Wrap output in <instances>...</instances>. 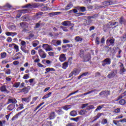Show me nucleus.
Here are the masks:
<instances>
[{"label":"nucleus","instance_id":"f257e3e1","mask_svg":"<svg viewBox=\"0 0 126 126\" xmlns=\"http://www.w3.org/2000/svg\"><path fill=\"white\" fill-rule=\"evenodd\" d=\"M80 73V70L76 68L73 69V71L69 75V78L70 77H72V76H76V75H78Z\"/></svg>","mask_w":126,"mask_h":126},{"label":"nucleus","instance_id":"f03ea898","mask_svg":"<svg viewBox=\"0 0 126 126\" xmlns=\"http://www.w3.org/2000/svg\"><path fill=\"white\" fill-rule=\"evenodd\" d=\"M111 58H108L104 59L102 61V66H106V65H110L111 64Z\"/></svg>","mask_w":126,"mask_h":126},{"label":"nucleus","instance_id":"7ed1b4c3","mask_svg":"<svg viewBox=\"0 0 126 126\" xmlns=\"http://www.w3.org/2000/svg\"><path fill=\"white\" fill-rule=\"evenodd\" d=\"M42 48L46 52H51V51H54V49L52 47L51 45H49L48 44H43L42 45Z\"/></svg>","mask_w":126,"mask_h":126},{"label":"nucleus","instance_id":"20e7f679","mask_svg":"<svg viewBox=\"0 0 126 126\" xmlns=\"http://www.w3.org/2000/svg\"><path fill=\"white\" fill-rule=\"evenodd\" d=\"M51 44L55 47H58V46H61L62 45V40L53 39L52 40Z\"/></svg>","mask_w":126,"mask_h":126},{"label":"nucleus","instance_id":"39448f33","mask_svg":"<svg viewBox=\"0 0 126 126\" xmlns=\"http://www.w3.org/2000/svg\"><path fill=\"white\" fill-rule=\"evenodd\" d=\"M38 54L41 59H46V57H47V54H46V53H45V52H44V51H43V50L40 49L38 50Z\"/></svg>","mask_w":126,"mask_h":126},{"label":"nucleus","instance_id":"423d86ee","mask_svg":"<svg viewBox=\"0 0 126 126\" xmlns=\"http://www.w3.org/2000/svg\"><path fill=\"white\" fill-rule=\"evenodd\" d=\"M83 62L85 63H86L87 62H89L91 60V55H90V53L87 54V55H85L84 56L83 58Z\"/></svg>","mask_w":126,"mask_h":126},{"label":"nucleus","instance_id":"0eeeda50","mask_svg":"<svg viewBox=\"0 0 126 126\" xmlns=\"http://www.w3.org/2000/svg\"><path fill=\"white\" fill-rule=\"evenodd\" d=\"M117 73L118 71L116 70H113L108 74L107 77L108 78H113V77H114Z\"/></svg>","mask_w":126,"mask_h":126},{"label":"nucleus","instance_id":"6e6552de","mask_svg":"<svg viewBox=\"0 0 126 126\" xmlns=\"http://www.w3.org/2000/svg\"><path fill=\"white\" fill-rule=\"evenodd\" d=\"M59 60L61 63H63L65 61H66V57H65V54H62L60 55Z\"/></svg>","mask_w":126,"mask_h":126},{"label":"nucleus","instance_id":"1a4fd4ad","mask_svg":"<svg viewBox=\"0 0 126 126\" xmlns=\"http://www.w3.org/2000/svg\"><path fill=\"white\" fill-rule=\"evenodd\" d=\"M19 12L20 14H18L17 16H16V18H20L21 17V15L22 14L21 13H26V11H27V10L25 9V10H19Z\"/></svg>","mask_w":126,"mask_h":126},{"label":"nucleus","instance_id":"9d476101","mask_svg":"<svg viewBox=\"0 0 126 126\" xmlns=\"http://www.w3.org/2000/svg\"><path fill=\"white\" fill-rule=\"evenodd\" d=\"M15 108V104H9L7 107V110H8V111H12L13 110H14Z\"/></svg>","mask_w":126,"mask_h":126},{"label":"nucleus","instance_id":"9b49d317","mask_svg":"<svg viewBox=\"0 0 126 126\" xmlns=\"http://www.w3.org/2000/svg\"><path fill=\"white\" fill-rule=\"evenodd\" d=\"M31 100V96L27 97H24L22 98V101L25 102L26 103H29Z\"/></svg>","mask_w":126,"mask_h":126},{"label":"nucleus","instance_id":"f8f14e48","mask_svg":"<svg viewBox=\"0 0 126 126\" xmlns=\"http://www.w3.org/2000/svg\"><path fill=\"white\" fill-rule=\"evenodd\" d=\"M0 90L1 92H4V93H9V91H7L6 90V88L5 87V86H3L0 88Z\"/></svg>","mask_w":126,"mask_h":126},{"label":"nucleus","instance_id":"ddd939ff","mask_svg":"<svg viewBox=\"0 0 126 126\" xmlns=\"http://www.w3.org/2000/svg\"><path fill=\"white\" fill-rule=\"evenodd\" d=\"M62 25L63 26H71V24L69 21H64L62 23Z\"/></svg>","mask_w":126,"mask_h":126},{"label":"nucleus","instance_id":"4468645a","mask_svg":"<svg viewBox=\"0 0 126 126\" xmlns=\"http://www.w3.org/2000/svg\"><path fill=\"white\" fill-rule=\"evenodd\" d=\"M113 46L114 45V43H115V39H111L109 40V39H107L106 40V44L108 45V46H110V43Z\"/></svg>","mask_w":126,"mask_h":126},{"label":"nucleus","instance_id":"2eb2a0df","mask_svg":"<svg viewBox=\"0 0 126 126\" xmlns=\"http://www.w3.org/2000/svg\"><path fill=\"white\" fill-rule=\"evenodd\" d=\"M10 103H12V104H16L17 103V100L15 98H9L8 99V104H10Z\"/></svg>","mask_w":126,"mask_h":126},{"label":"nucleus","instance_id":"dca6fc26","mask_svg":"<svg viewBox=\"0 0 126 126\" xmlns=\"http://www.w3.org/2000/svg\"><path fill=\"white\" fill-rule=\"evenodd\" d=\"M24 112H25V109L23 110V111L19 112L18 114H17L16 115H15L12 119V121H14L16 119H17L18 118V116H20L22 113H24Z\"/></svg>","mask_w":126,"mask_h":126},{"label":"nucleus","instance_id":"f3484780","mask_svg":"<svg viewBox=\"0 0 126 126\" xmlns=\"http://www.w3.org/2000/svg\"><path fill=\"white\" fill-rule=\"evenodd\" d=\"M50 71H56V69L54 68L48 67L45 69V74H47Z\"/></svg>","mask_w":126,"mask_h":126},{"label":"nucleus","instance_id":"a211bd4d","mask_svg":"<svg viewBox=\"0 0 126 126\" xmlns=\"http://www.w3.org/2000/svg\"><path fill=\"white\" fill-rule=\"evenodd\" d=\"M77 9L79 10V11H81V12H84V11H86V7L84 6L80 7L78 6L77 7Z\"/></svg>","mask_w":126,"mask_h":126},{"label":"nucleus","instance_id":"6ab92c4d","mask_svg":"<svg viewBox=\"0 0 126 126\" xmlns=\"http://www.w3.org/2000/svg\"><path fill=\"white\" fill-rule=\"evenodd\" d=\"M42 63H43V64H51V63H52V61H50V60H43L42 61Z\"/></svg>","mask_w":126,"mask_h":126},{"label":"nucleus","instance_id":"aec40b11","mask_svg":"<svg viewBox=\"0 0 126 126\" xmlns=\"http://www.w3.org/2000/svg\"><path fill=\"white\" fill-rule=\"evenodd\" d=\"M119 23L120 24H124V25H126V20L123 17H121L119 20Z\"/></svg>","mask_w":126,"mask_h":126},{"label":"nucleus","instance_id":"412c9836","mask_svg":"<svg viewBox=\"0 0 126 126\" xmlns=\"http://www.w3.org/2000/svg\"><path fill=\"white\" fill-rule=\"evenodd\" d=\"M5 34L7 36H12V37H14V36L17 35V33L16 32H7Z\"/></svg>","mask_w":126,"mask_h":126},{"label":"nucleus","instance_id":"4be33fe9","mask_svg":"<svg viewBox=\"0 0 126 126\" xmlns=\"http://www.w3.org/2000/svg\"><path fill=\"white\" fill-rule=\"evenodd\" d=\"M108 25H109V26L108 27L109 28L111 27V26H115V25H116V26H118V25H119V22H116L115 23L109 22Z\"/></svg>","mask_w":126,"mask_h":126},{"label":"nucleus","instance_id":"5701e85b","mask_svg":"<svg viewBox=\"0 0 126 126\" xmlns=\"http://www.w3.org/2000/svg\"><path fill=\"white\" fill-rule=\"evenodd\" d=\"M29 89H30V87H28L27 88H26V87L22 89V92H24V93L25 94H27V93H28V92L29 91Z\"/></svg>","mask_w":126,"mask_h":126},{"label":"nucleus","instance_id":"b1692460","mask_svg":"<svg viewBox=\"0 0 126 126\" xmlns=\"http://www.w3.org/2000/svg\"><path fill=\"white\" fill-rule=\"evenodd\" d=\"M56 118V113L54 112H52L49 116L50 120H53Z\"/></svg>","mask_w":126,"mask_h":126},{"label":"nucleus","instance_id":"393cba45","mask_svg":"<svg viewBox=\"0 0 126 126\" xmlns=\"http://www.w3.org/2000/svg\"><path fill=\"white\" fill-rule=\"evenodd\" d=\"M55 112L58 114V115H63V109L62 108H59V110H55Z\"/></svg>","mask_w":126,"mask_h":126},{"label":"nucleus","instance_id":"a878e982","mask_svg":"<svg viewBox=\"0 0 126 126\" xmlns=\"http://www.w3.org/2000/svg\"><path fill=\"white\" fill-rule=\"evenodd\" d=\"M62 65V68L63 69H66V68L68 66V62H64Z\"/></svg>","mask_w":126,"mask_h":126},{"label":"nucleus","instance_id":"bb28decb","mask_svg":"<svg viewBox=\"0 0 126 126\" xmlns=\"http://www.w3.org/2000/svg\"><path fill=\"white\" fill-rule=\"evenodd\" d=\"M91 22H92V21H91V20L90 19L88 20H85L84 22V24L85 26L90 25V24H91Z\"/></svg>","mask_w":126,"mask_h":126},{"label":"nucleus","instance_id":"cd10ccee","mask_svg":"<svg viewBox=\"0 0 126 126\" xmlns=\"http://www.w3.org/2000/svg\"><path fill=\"white\" fill-rule=\"evenodd\" d=\"M121 66V69H120V73H124V72H125V71H126V69H125V68H124V64H121V65H120Z\"/></svg>","mask_w":126,"mask_h":126},{"label":"nucleus","instance_id":"c85d7f7f","mask_svg":"<svg viewBox=\"0 0 126 126\" xmlns=\"http://www.w3.org/2000/svg\"><path fill=\"white\" fill-rule=\"evenodd\" d=\"M20 82H16L12 85V86L15 88H18L19 86H20Z\"/></svg>","mask_w":126,"mask_h":126},{"label":"nucleus","instance_id":"c756f323","mask_svg":"<svg viewBox=\"0 0 126 126\" xmlns=\"http://www.w3.org/2000/svg\"><path fill=\"white\" fill-rule=\"evenodd\" d=\"M70 115L72 117H75L76 116H77V112L74 110H73L70 113Z\"/></svg>","mask_w":126,"mask_h":126},{"label":"nucleus","instance_id":"7c9ffc66","mask_svg":"<svg viewBox=\"0 0 126 126\" xmlns=\"http://www.w3.org/2000/svg\"><path fill=\"white\" fill-rule=\"evenodd\" d=\"M87 111H86V110H81L80 112H79V114L80 115H81L82 116H84L85 115V114H87Z\"/></svg>","mask_w":126,"mask_h":126},{"label":"nucleus","instance_id":"2f4dec72","mask_svg":"<svg viewBox=\"0 0 126 126\" xmlns=\"http://www.w3.org/2000/svg\"><path fill=\"white\" fill-rule=\"evenodd\" d=\"M37 99H38V96H35L32 98V101L31 102V105H33L37 101Z\"/></svg>","mask_w":126,"mask_h":126},{"label":"nucleus","instance_id":"473e14b6","mask_svg":"<svg viewBox=\"0 0 126 126\" xmlns=\"http://www.w3.org/2000/svg\"><path fill=\"white\" fill-rule=\"evenodd\" d=\"M52 95V92H50L49 93L45 95L43 97L42 99H47V98H49Z\"/></svg>","mask_w":126,"mask_h":126},{"label":"nucleus","instance_id":"72a5a7b5","mask_svg":"<svg viewBox=\"0 0 126 126\" xmlns=\"http://www.w3.org/2000/svg\"><path fill=\"white\" fill-rule=\"evenodd\" d=\"M21 48H26V42L25 41L22 40L21 42Z\"/></svg>","mask_w":126,"mask_h":126},{"label":"nucleus","instance_id":"f704fd0d","mask_svg":"<svg viewBox=\"0 0 126 126\" xmlns=\"http://www.w3.org/2000/svg\"><path fill=\"white\" fill-rule=\"evenodd\" d=\"M75 40L76 42H81L83 39L82 38L80 37V36H76Z\"/></svg>","mask_w":126,"mask_h":126},{"label":"nucleus","instance_id":"c9c22d12","mask_svg":"<svg viewBox=\"0 0 126 126\" xmlns=\"http://www.w3.org/2000/svg\"><path fill=\"white\" fill-rule=\"evenodd\" d=\"M71 108V105H65L63 107V110H65V111H67V110L70 109Z\"/></svg>","mask_w":126,"mask_h":126},{"label":"nucleus","instance_id":"e433bc0d","mask_svg":"<svg viewBox=\"0 0 126 126\" xmlns=\"http://www.w3.org/2000/svg\"><path fill=\"white\" fill-rule=\"evenodd\" d=\"M79 56L80 58H82L83 59V57H84V51L83 50H81L79 53Z\"/></svg>","mask_w":126,"mask_h":126},{"label":"nucleus","instance_id":"4c0bfd02","mask_svg":"<svg viewBox=\"0 0 126 126\" xmlns=\"http://www.w3.org/2000/svg\"><path fill=\"white\" fill-rule=\"evenodd\" d=\"M6 124V121L5 120L0 121V126H4Z\"/></svg>","mask_w":126,"mask_h":126},{"label":"nucleus","instance_id":"58836bf2","mask_svg":"<svg viewBox=\"0 0 126 126\" xmlns=\"http://www.w3.org/2000/svg\"><path fill=\"white\" fill-rule=\"evenodd\" d=\"M30 76V74H26L24 75V76L23 77V79H28V78H29Z\"/></svg>","mask_w":126,"mask_h":126},{"label":"nucleus","instance_id":"ea45409f","mask_svg":"<svg viewBox=\"0 0 126 126\" xmlns=\"http://www.w3.org/2000/svg\"><path fill=\"white\" fill-rule=\"evenodd\" d=\"M72 6V4H68L65 7V10H68L69 9H70Z\"/></svg>","mask_w":126,"mask_h":126},{"label":"nucleus","instance_id":"a19ab883","mask_svg":"<svg viewBox=\"0 0 126 126\" xmlns=\"http://www.w3.org/2000/svg\"><path fill=\"white\" fill-rule=\"evenodd\" d=\"M125 103H126V100L124 99H122L119 101V104H120V105H125Z\"/></svg>","mask_w":126,"mask_h":126},{"label":"nucleus","instance_id":"79ce46f5","mask_svg":"<svg viewBox=\"0 0 126 126\" xmlns=\"http://www.w3.org/2000/svg\"><path fill=\"white\" fill-rule=\"evenodd\" d=\"M39 45V41L38 40H36L34 41V42L33 43L32 46L33 47H37Z\"/></svg>","mask_w":126,"mask_h":126},{"label":"nucleus","instance_id":"37998d69","mask_svg":"<svg viewBox=\"0 0 126 126\" xmlns=\"http://www.w3.org/2000/svg\"><path fill=\"white\" fill-rule=\"evenodd\" d=\"M5 57H6V53L3 52L1 53V58L2 59H5Z\"/></svg>","mask_w":126,"mask_h":126},{"label":"nucleus","instance_id":"c03bdc74","mask_svg":"<svg viewBox=\"0 0 126 126\" xmlns=\"http://www.w3.org/2000/svg\"><path fill=\"white\" fill-rule=\"evenodd\" d=\"M78 120H79V117L70 118L71 121H74V122H78Z\"/></svg>","mask_w":126,"mask_h":126},{"label":"nucleus","instance_id":"a18cd8bd","mask_svg":"<svg viewBox=\"0 0 126 126\" xmlns=\"http://www.w3.org/2000/svg\"><path fill=\"white\" fill-rule=\"evenodd\" d=\"M20 106L17 109V111H20V110H22V109H24L23 104H20Z\"/></svg>","mask_w":126,"mask_h":126},{"label":"nucleus","instance_id":"49530a36","mask_svg":"<svg viewBox=\"0 0 126 126\" xmlns=\"http://www.w3.org/2000/svg\"><path fill=\"white\" fill-rule=\"evenodd\" d=\"M20 25L22 28H25L26 25V23L22 22L20 24Z\"/></svg>","mask_w":126,"mask_h":126},{"label":"nucleus","instance_id":"de8ad7c7","mask_svg":"<svg viewBox=\"0 0 126 126\" xmlns=\"http://www.w3.org/2000/svg\"><path fill=\"white\" fill-rule=\"evenodd\" d=\"M21 19L22 20H23V21H26V20H27V16L25 15V16H23L21 17Z\"/></svg>","mask_w":126,"mask_h":126},{"label":"nucleus","instance_id":"09e8293b","mask_svg":"<svg viewBox=\"0 0 126 126\" xmlns=\"http://www.w3.org/2000/svg\"><path fill=\"white\" fill-rule=\"evenodd\" d=\"M48 55H49V56H50V57H55V52H49L48 53Z\"/></svg>","mask_w":126,"mask_h":126},{"label":"nucleus","instance_id":"8fccbe9b","mask_svg":"<svg viewBox=\"0 0 126 126\" xmlns=\"http://www.w3.org/2000/svg\"><path fill=\"white\" fill-rule=\"evenodd\" d=\"M61 28H62L63 31H64V32H67V31H68V30H67V29H66V28L65 27L61 26Z\"/></svg>","mask_w":126,"mask_h":126},{"label":"nucleus","instance_id":"3c124183","mask_svg":"<svg viewBox=\"0 0 126 126\" xmlns=\"http://www.w3.org/2000/svg\"><path fill=\"white\" fill-rule=\"evenodd\" d=\"M94 105H90L87 107V110H92V109H94Z\"/></svg>","mask_w":126,"mask_h":126},{"label":"nucleus","instance_id":"603ef678","mask_svg":"<svg viewBox=\"0 0 126 126\" xmlns=\"http://www.w3.org/2000/svg\"><path fill=\"white\" fill-rule=\"evenodd\" d=\"M100 38L99 37H96L95 39V43L97 44V45H99L100 44Z\"/></svg>","mask_w":126,"mask_h":126},{"label":"nucleus","instance_id":"864d4df0","mask_svg":"<svg viewBox=\"0 0 126 126\" xmlns=\"http://www.w3.org/2000/svg\"><path fill=\"white\" fill-rule=\"evenodd\" d=\"M107 123H108V121L107 120V119H103L102 121L101 124L102 125H106V124H107Z\"/></svg>","mask_w":126,"mask_h":126},{"label":"nucleus","instance_id":"5fc2aeb1","mask_svg":"<svg viewBox=\"0 0 126 126\" xmlns=\"http://www.w3.org/2000/svg\"><path fill=\"white\" fill-rule=\"evenodd\" d=\"M15 50H16V52H19V47L18 45H15L14 47Z\"/></svg>","mask_w":126,"mask_h":126},{"label":"nucleus","instance_id":"6e6d98bb","mask_svg":"<svg viewBox=\"0 0 126 126\" xmlns=\"http://www.w3.org/2000/svg\"><path fill=\"white\" fill-rule=\"evenodd\" d=\"M30 34H29V36L31 38H33V37H34V33L33 32H29Z\"/></svg>","mask_w":126,"mask_h":126},{"label":"nucleus","instance_id":"4d7b16f0","mask_svg":"<svg viewBox=\"0 0 126 126\" xmlns=\"http://www.w3.org/2000/svg\"><path fill=\"white\" fill-rule=\"evenodd\" d=\"M108 2V5H111V4H114L115 3V2L114 1L112 0H107Z\"/></svg>","mask_w":126,"mask_h":126},{"label":"nucleus","instance_id":"13d9d810","mask_svg":"<svg viewBox=\"0 0 126 126\" xmlns=\"http://www.w3.org/2000/svg\"><path fill=\"white\" fill-rule=\"evenodd\" d=\"M102 4H103V5H105V6H108V5H109V3L108 1H105L102 3Z\"/></svg>","mask_w":126,"mask_h":126},{"label":"nucleus","instance_id":"bf43d9fd","mask_svg":"<svg viewBox=\"0 0 126 126\" xmlns=\"http://www.w3.org/2000/svg\"><path fill=\"white\" fill-rule=\"evenodd\" d=\"M95 91H99L97 90V89L92 90V91L88 92V94H91V93H92L93 92H95Z\"/></svg>","mask_w":126,"mask_h":126},{"label":"nucleus","instance_id":"052dcab7","mask_svg":"<svg viewBox=\"0 0 126 126\" xmlns=\"http://www.w3.org/2000/svg\"><path fill=\"white\" fill-rule=\"evenodd\" d=\"M105 94H104V96H108L109 95H110V92L109 91H105Z\"/></svg>","mask_w":126,"mask_h":126},{"label":"nucleus","instance_id":"680f3d73","mask_svg":"<svg viewBox=\"0 0 126 126\" xmlns=\"http://www.w3.org/2000/svg\"><path fill=\"white\" fill-rule=\"evenodd\" d=\"M121 112V109L120 108H117L115 110L114 112L116 113V114H118Z\"/></svg>","mask_w":126,"mask_h":126},{"label":"nucleus","instance_id":"e2e57ef3","mask_svg":"<svg viewBox=\"0 0 126 126\" xmlns=\"http://www.w3.org/2000/svg\"><path fill=\"white\" fill-rule=\"evenodd\" d=\"M10 29L11 30H16V27L15 26L12 25L10 27Z\"/></svg>","mask_w":126,"mask_h":126},{"label":"nucleus","instance_id":"0e129e2a","mask_svg":"<svg viewBox=\"0 0 126 126\" xmlns=\"http://www.w3.org/2000/svg\"><path fill=\"white\" fill-rule=\"evenodd\" d=\"M120 123V121H116V120H114L113 121V123L114 124V125H115L116 126H118V124Z\"/></svg>","mask_w":126,"mask_h":126},{"label":"nucleus","instance_id":"69168bd1","mask_svg":"<svg viewBox=\"0 0 126 126\" xmlns=\"http://www.w3.org/2000/svg\"><path fill=\"white\" fill-rule=\"evenodd\" d=\"M122 41H126V34H124L122 38Z\"/></svg>","mask_w":126,"mask_h":126},{"label":"nucleus","instance_id":"338daca9","mask_svg":"<svg viewBox=\"0 0 126 126\" xmlns=\"http://www.w3.org/2000/svg\"><path fill=\"white\" fill-rule=\"evenodd\" d=\"M69 40H66V39H64L63 40V44H67L68 43H69Z\"/></svg>","mask_w":126,"mask_h":126},{"label":"nucleus","instance_id":"774afa93","mask_svg":"<svg viewBox=\"0 0 126 126\" xmlns=\"http://www.w3.org/2000/svg\"><path fill=\"white\" fill-rule=\"evenodd\" d=\"M37 65L38 66H39V67H45V66H44V65L39 63H37Z\"/></svg>","mask_w":126,"mask_h":126}]
</instances>
